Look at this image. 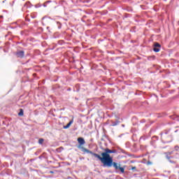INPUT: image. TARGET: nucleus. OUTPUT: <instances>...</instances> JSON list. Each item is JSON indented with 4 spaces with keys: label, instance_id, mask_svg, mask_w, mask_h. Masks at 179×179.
Segmentation results:
<instances>
[{
    "label": "nucleus",
    "instance_id": "obj_1",
    "mask_svg": "<svg viewBox=\"0 0 179 179\" xmlns=\"http://www.w3.org/2000/svg\"><path fill=\"white\" fill-rule=\"evenodd\" d=\"M110 153H116V151L106 148L104 150V152L101 154V157L99 154H93V155L95 158L101 161L104 167L110 168L113 166L115 171L124 173V167L121 166L120 164L113 162V157L110 156Z\"/></svg>",
    "mask_w": 179,
    "mask_h": 179
},
{
    "label": "nucleus",
    "instance_id": "obj_2",
    "mask_svg": "<svg viewBox=\"0 0 179 179\" xmlns=\"http://www.w3.org/2000/svg\"><path fill=\"white\" fill-rule=\"evenodd\" d=\"M78 141L79 143V145L78 146V148L81 149L84 153H90V155H92V156H94V155H96V153H94L92 151H90V150L84 148V147H81L82 145L85 144V141L84 140V138H78Z\"/></svg>",
    "mask_w": 179,
    "mask_h": 179
},
{
    "label": "nucleus",
    "instance_id": "obj_3",
    "mask_svg": "<svg viewBox=\"0 0 179 179\" xmlns=\"http://www.w3.org/2000/svg\"><path fill=\"white\" fill-rule=\"evenodd\" d=\"M160 48H161V45H159V43L156 42L154 44V48H153V50L155 52H158L160 51Z\"/></svg>",
    "mask_w": 179,
    "mask_h": 179
},
{
    "label": "nucleus",
    "instance_id": "obj_4",
    "mask_svg": "<svg viewBox=\"0 0 179 179\" xmlns=\"http://www.w3.org/2000/svg\"><path fill=\"white\" fill-rule=\"evenodd\" d=\"M15 55H16V57L23 58L24 57V51H17Z\"/></svg>",
    "mask_w": 179,
    "mask_h": 179
},
{
    "label": "nucleus",
    "instance_id": "obj_5",
    "mask_svg": "<svg viewBox=\"0 0 179 179\" xmlns=\"http://www.w3.org/2000/svg\"><path fill=\"white\" fill-rule=\"evenodd\" d=\"M73 119H72L66 126H64V129H67L69 127H71V125L73 124Z\"/></svg>",
    "mask_w": 179,
    "mask_h": 179
},
{
    "label": "nucleus",
    "instance_id": "obj_6",
    "mask_svg": "<svg viewBox=\"0 0 179 179\" xmlns=\"http://www.w3.org/2000/svg\"><path fill=\"white\" fill-rule=\"evenodd\" d=\"M18 115L20 117H23L24 116V110L22 108L20 109V112L18 113Z\"/></svg>",
    "mask_w": 179,
    "mask_h": 179
},
{
    "label": "nucleus",
    "instance_id": "obj_7",
    "mask_svg": "<svg viewBox=\"0 0 179 179\" xmlns=\"http://www.w3.org/2000/svg\"><path fill=\"white\" fill-rule=\"evenodd\" d=\"M166 137H167V133H166L165 135H163L162 133L161 134V138H162V140H165V138H166Z\"/></svg>",
    "mask_w": 179,
    "mask_h": 179
},
{
    "label": "nucleus",
    "instance_id": "obj_8",
    "mask_svg": "<svg viewBox=\"0 0 179 179\" xmlns=\"http://www.w3.org/2000/svg\"><path fill=\"white\" fill-rule=\"evenodd\" d=\"M43 142H44V139H43V138H40L39 141H38L39 144H43Z\"/></svg>",
    "mask_w": 179,
    "mask_h": 179
},
{
    "label": "nucleus",
    "instance_id": "obj_9",
    "mask_svg": "<svg viewBox=\"0 0 179 179\" xmlns=\"http://www.w3.org/2000/svg\"><path fill=\"white\" fill-rule=\"evenodd\" d=\"M57 24H58V29H61L62 28V24L60 22H57Z\"/></svg>",
    "mask_w": 179,
    "mask_h": 179
},
{
    "label": "nucleus",
    "instance_id": "obj_10",
    "mask_svg": "<svg viewBox=\"0 0 179 179\" xmlns=\"http://www.w3.org/2000/svg\"><path fill=\"white\" fill-rule=\"evenodd\" d=\"M166 157L168 160H170L171 159H172V157L169 156L168 154H166Z\"/></svg>",
    "mask_w": 179,
    "mask_h": 179
},
{
    "label": "nucleus",
    "instance_id": "obj_11",
    "mask_svg": "<svg viewBox=\"0 0 179 179\" xmlns=\"http://www.w3.org/2000/svg\"><path fill=\"white\" fill-rule=\"evenodd\" d=\"M175 150L178 151L179 150V146H178V145L175 146Z\"/></svg>",
    "mask_w": 179,
    "mask_h": 179
},
{
    "label": "nucleus",
    "instance_id": "obj_12",
    "mask_svg": "<svg viewBox=\"0 0 179 179\" xmlns=\"http://www.w3.org/2000/svg\"><path fill=\"white\" fill-rule=\"evenodd\" d=\"M165 155H173V152H166Z\"/></svg>",
    "mask_w": 179,
    "mask_h": 179
},
{
    "label": "nucleus",
    "instance_id": "obj_13",
    "mask_svg": "<svg viewBox=\"0 0 179 179\" xmlns=\"http://www.w3.org/2000/svg\"><path fill=\"white\" fill-rule=\"evenodd\" d=\"M117 124H118V122H115V123H113V127L117 126Z\"/></svg>",
    "mask_w": 179,
    "mask_h": 179
},
{
    "label": "nucleus",
    "instance_id": "obj_14",
    "mask_svg": "<svg viewBox=\"0 0 179 179\" xmlns=\"http://www.w3.org/2000/svg\"><path fill=\"white\" fill-rule=\"evenodd\" d=\"M147 164H148V165H152V162H151L150 161H148V162H147Z\"/></svg>",
    "mask_w": 179,
    "mask_h": 179
},
{
    "label": "nucleus",
    "instance_id": "obj_15",
    "mask_svg": "<svg viewBox=\"0 0 179 179\" xmlns=\"http://www.w3.org/2000/svg\"><path fill=\"white\" fill-rule=\"evenodd\" d=\"M131 170H133V171L136 170V166H132Z\"/></svg>",
    "mask_w": 179,
    "mask_h": 179
},
{
    "label": "nucleus",
    "instance_id": "obj_16",
    "mask_svg": "<svg viewBox=\"0 0 179 179\" xmlns=\"http://www.w3.org/2000/svg\"><path fill=\"white\" fill-rule=\"evenodd\" d=\"M170 138H171L170 141H171V140H172V137H171V136H170Z\"/></svg>",
    "mask_w": 179,
    "mask_h": 179
},
{
    "label": "nucleus",
    "instance_id": "obj_17",
    "mask_svg": "<svg viewBox=\"0 0 179 179\" xmlns=\"http://www.w3.org/2000/svg\"><path fill=\"white\" fill-rule=\"evenodd\" d=\"M51 173H53V171H50Z\"/></svg>",
    "mask_w": 179,
    "mask_h": 179
}]
</instances>
